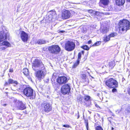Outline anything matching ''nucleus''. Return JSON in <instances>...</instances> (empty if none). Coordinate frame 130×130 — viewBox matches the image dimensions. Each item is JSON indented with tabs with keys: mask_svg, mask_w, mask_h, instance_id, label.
Masks as SVG:
<instances>
[{
	"mask_svg": "<svg viewBox=\"0 0 130 130\" xmlns=\"http://www.w3.org/2000/svg\"><path fill=\"white\" fill-rule=\"evenodd\" d=\"M104 41L105 42H107L110 40V38L109 36L106 35H105L104 37Z\"/></svg>",
	"mask_w": 130,
	"mask_h": 130,
	"instance_id": "24",
	"label": "nucleus"
},
{
	"mask_svg": "<svg viewBox=\"0 0 130 130\" xmlns=\"http://www.w3.org/2000/svg\"><path fill=\"white\" fill-rule=\"evenodd\" d=\"M129 110H130V109H129Z\"/></svg>",
	"mask_w": 130,
	"mask_h": 130,
	"instance_id": "48",
	"label": "nucleus"
},
{
	"mask_svg": "<svg viewBox=\"0 0 130 130\" xmlns=\"http://www.w3.org/2000/svg\"><path fill=\"white\" fill-rule=\"evenodd\" d=\"M48 50L51 53L53 54H57L60 51V47L57 45H53L49 46Z\"/></svg>",
	"mask_w": 130,
	"mask_h": 130,
	"instance_id": "7",
	"label": "nucleus"
},
{
	"mask_svg": "<svg viewBox=\"0 0 130 130\" xmlns=\"http://www.w3.org/2000/svg\"><path fill=\"white\" fill-rule=\"evenodd\" d=\"M109 3V0H100V4H101L104 5H108Z\"/></svg>",
	"mask_w": 130,
	"mask_h": 130,
	"instance_id": "19",
	"label": "nucleus"
},
{
	"mask_svg": "<svg viewBox=\"0 0 130 130\" xmlns=\"http://www.w3.org/2000/svg\"><path fill=\"white\" fill-rule=\"evenodd\" d=\"M79 61H78V60H77V62L75 63L73 65V67L74 68H75L79 64Z\"/></svg>",
	"mask_w": 130,
	"mask_h": 130,
	"instance_id": "30",
	"label": "nucleus"
},
{
	"mask_svg": "<svg viewBox=\"0 0 130 130\" xmlns=\"http://www.w3.org/2000/svg\"><path fill=\"white\" fill-rule=\"evenodd\" d=\"M75 47V44L73 42L68 41L65 44V50L69 51L73 50Z\"/></svg>",
	"mask_w": 130,
	"mask_h": 130,
	"instance_id": "4",
	"label": "nucleus"
},
{
	"mask_svg": "<svg viewBox=\"0 0 130 130\" xmlns=\"http://www.w3.org/2000/svg\"><path fill=\"white\" fill-rule=\"evenodd\" d=\"M23 73L26 76H28L29 72L27 68H24L23 70Z\"/></svg>",
	"mask_w": 130,
	"mask_h": 130,
	"instance_id": "21",
	"label": "nucleus"
},
{
	"mask_svg": "<svg viewBox=\"0 0 130 130\" xmlns=\"http://www.w3.org/2000/svg\"><path fill=\"white\" fill-rule=\"evenodd\" d=\"M20 36L22 41L25 42L27 41L28 38V36L27 34L24 31H20Z\"/></svg>",
	"mask_w": 130,
	"mask_h": 130,
	"instance_id": "12",
	"label": "nucleus"
},
{
	"mask_svg": "<svg viewBox=\"0 0 130 130\" xmlns=\"http://www.w3.org/2000/svg\"><path fill=\"white\" fill-rule=\"evenodd\" d=\"M82 48L86 50H88L89 49V48L88 47V46L86 45L83 46L82 47Z\"/></svg>",
	"mask_w": 130,
	"mask_h": 130,
	"instance_id": "28",
	"label": "nucleus"
},
{
	"mask_svg": "<svg viewBox=\"0 0 130 130\" xmlns=\"http://www.w3.org/2000/svg\"><path fill=\"white\" fill-rule=\"evenodd\" d=\"M82 77L83 79H85L86 81L87 80V79L86 75L85 74H82Z\"/></svg>",
	"mask_w": 130,
	"mask_h": 130,
	"instance_id": "27",
	"label": "nucleus"
},
{
	"mask_svg": "<svg viewBox=\"0 0 130 130\" xmlns=\"http://www.w3.org/2000/svg\"><path fill=\"white\" fill-rule=\"evenodd\" d=\"M113 127H112V130H113Z\"/></svg>",
	"mask_w": 130,
	"mask_h": 130,
	"instance_id": "47",
	"label": "nucleus"
},
{
	"mask_svg": "<svg viewBox=\"0 0 130 130\" xmlns=\"http://www.w3.org/2000/svg\"><path fill=\"white\" fill-rule=\"evenodd\" d=\"M116 4L118 6L122 5L124 3L125 0H115Z\"/></svg>",
	"mask_w": 130,
	"mask_h": 130,
	"instance_id": "18",
	"label": "nucleus"
},
{
	"mask_svg": "<svg viewBox=\"0 0 130 130\" xmlns=\"http://www.w3.org/2000/svg\"><path fill=\"white\" fill-rule=\"evenodd\" d=\"M126 110L128 112L130 113V106L128 107Z\"/></svg>",
	"mask_w": 130,
	"mask_h": 130,
	"instance_id": "35",
	"label": "nucleus"
},
{
	"mask_svg": "<svg viewBox=\"0 0 130 130\" xmlns=\"http://www.w3.org/2000/svg\"><path fill=\"white\" fill-rule=\"evenodd\" d=\"M95 106H96V107H97V108H100L98 104H95Z\"/></svg>",
	"mask_w": 130,
	"mask_h": 130,
	"instance_id": "41",
	"label": "nucleus"
},
{
	"mask_svg": "<svg viewBox=\"0 0 130 130\" xmlns=\"http://www.w3.org/2000/svg\"><path fill=\"white\" fill-rule=\"evenodd\" d=\"M86 127L87 130H88V123L87 122L86 124Z\"/></svg>",
	"mask_w": 130,
	"mask_h": 130,
	"instance_id": "37",
	"label": "nucleus"
},
{
	"mask_svg": "<svg viewBox=\"0 0 130 130\" xmlns=\"http://www.w3.org/2000/svg\"><path fill=\"white\" fill-rule=\"evenodd\" d=\"M101 42L100 41H97L94 43L93 45V46H98L101 44Z\"/></svg>",
	"mask_w": 130,
	"mask_h": 130,
	"instance_id": "29",
	"label": "nucleus"
},
{
	"mask_svg": "<svg viewBox=\"0 0 130 130\" xmlns=\"http://www.w3.org/2000/svg\"><path fill=\"white\" fill-rule=\"evenodd\" d=\"M63 126L66 128H69L70 127V126L68 124L63 125Z\"/></svg>",
	"mask_w": 130,
	"mask_h": 130,
	"instance_id": "34",
	"label": "nucleus"
},
{
	"mask_svg": "<svg viewBox=\"0 0 130 130\" xmlns=\"http://www.w3.org/2000/svg\"><path fill=\"white\" fill-rule=\"evenodd\" d=\"M130 23L128 21L126 20H120L119 23V28L120 31H126L129 29Z\"/></svg>",
	"mask_w": 130,
	"mask_h": 130,
	"instance_id": "1",
	"label": "nucleus"
},
{
	"mask_svg": "<svg viewBox=\"0 0 130 130\" xmlns=\"http://www.w3.org/2000/svg\"><path fill=\"white\" fill-rule=\"evenodd\" d=\"M90 99V97L89 96H86L84 97L85 100L86 101H88Z\"/></svg>",
	"mask_w": 130,
	"mask_h": 130,
	"instance_id": "31",
	"label": "nucleus"
},
{
	"mask_svg": "<svg viewBox=\"0 0 130 130\" xmlns=\"http://www.w3.org/2000/svg\"><path fill=\"white\" fill-rule=\"evenodd\" d=\"M89 13H93L95 14V18L99 20H100L101 19L100 17L103 16L104 14V13L102 12H99L96 11L95 12L94 11H93L92 10H89L88 11Z\"/></svg>",
	"mask_w": 130,
	"mask_h": 130,
	"instance_id": "13",
	"label": "nucleus"
},
{
	"mask_svg": "<svg viewBox=\"0 0 130 130\" xmlns=\"http://www.w3.org/2000/svg\"><path fill=\"white\" fill-rule=\"evenodd\" d=\"M8 36V34L5 33L4 31L0 32V42L6 39Z\"/></svg>",
	"mask_w": 130,
	"mask_h": 130,
	"instance_id": "15",
	"label": "nucleus"
},
{
	"mask_svg": "<svg viewBox=\"0 0 130 130\" xmlns=\"http://www.w3.org/2000/svg\"><path fill=\"white\" fill-rule=\"evenodd\" d=\"M7 105L6 104H4L3 105V106L4 107H5Z\"/></svg>",
	"mask_w": 130,
	"mask_h": 130,
	"instance_id": "45",
	"label": "nucleus"
},
{
	"mask_svg": "<svg viewBox=\"0 0 130 130\" xmlns=\"http://www.w3.org/2000/svg\"><path fill=\"white\" fill-rule=\"evenodd\" d=\"M67 78L64 76L59 77L57 79V82L60 84H64L67 82Z\"/></svg>",
	"mask_w": 130,
	"mask_h": 130,
	"instance_id": "14",
	"label": "nucleus"
},
{
	"mask_svg": "<svg viewBox=\"0 0 130 130\" xmlns=\"http://www.w3.org/2000/svg\"><path fill=\"white\" fill-rule=\"evenodd\" d=\"M41 105L43 110L46 112H48L51 110V106L49 103H43Z\"/></svg>",
	"mask_w": 130,
	"mask_h": 130,
	"instance_id": "10",
	"label": "nucleus"
},
{
	"mask_svg": "<svg viewBox=\"0 0 130 130\" xmlns=\"http://www.w3.org/2000/svg\"><path fill=\"white\" fill-rule=\"evenodd\" d=\"M33 69L35 71L42 68L43 65L38 59H35L33 62L32 64Z\"/></svg>",
	"mask_w": 130,
	"mask_h": 130,
	"instance_id": "5",
	"label": "nucleus"
},
{
	"mask_svg": "<svg viewBox=\"0 0 130 130\" xmlns=\"http://www.w3.org/2000/svg\"><path fill=\"white\" fill-rule=\"evenodd\" d=\"M96 130H103V129L101 126H98L96 128Z\"/></svg>",
	"mask_w": 130,
	"mask_h": 130,
	"instance_id": "33",
	"label": "nucleus"
},
{
	"mask_svg": "<svg viewBox=\"0 0 130 130\" xmlns=\"http://www.w3.org/2000/svg\"><path fill=\"white\" fill-rule=\"evenodd\" d=\"M114 66V62L111 61L108 63V67L110 69H112Z\"/></svg>",
	"mask_w": 130,
	"mask_h": 130,
	"instance_id": "20",
	"label": "nucleus"
},
{
	"mask_svg": "<svg viewBox=\"0 0 130 130\" xmlns=\"http://www.w3.org/2000/svg\"><path fill=\"white\" fill-rule=\"evenodd\" d=\"M46 73V71L44 70H39L35 73L36 76L39 79L43 78Z\"/></svg>",
	"mask_w": 130,
	"mask_h": 130,
	"instance_id": "8",
	"label": "nucleus"
},
{
	"mask_svg": "<svg viewBox=\"0 0 130 130\" xmlns=\"http://www.w3.org/2000/svg\"><path fill=\"white\" fill-rule=\"evenodd\" d=\"M92 42L91 41V40H89L88 42V43L89 44H91Z\"/></svg>",
	"mask_w": 130,
	"mask_h": 130,
	"instance_id": "42",
	"label": "nucleus"
},
{
	"mask_svg": "<svg viewBox=\"0 0 130 130\" xmlns=\"http://www.w3.org/2000/svg\"><path fill=\"white\" fill-rule=\"evenodd\" d=\"M128 92L129 94L130 95V88H129V89L128 91Z\"/></svg>",
	"mask_w": 130,
	"mask_h": 130,
	"instance_id": "43",
	"label": "nucleus"
},
{
	"mask_svg": "<svg viewBox=\"0 0 130 130\" xmlns=\"http://www.w3.org/2000/svg\"><path fill=\"white\" fill-rule=\"evenodd\" d=\"M17 83V81L14 80L13 79L9 78L8 80V82H6L5 85V86L9 85L10 84H13Z\"/></svg>",
	"mask_w": 130,
	"mask_h": 130,
	"instance_id": "17",
	"label": "nucleus"
},
{
	"mask_svg": "<svg viewBox=\"0 0 130 130\" xmlns=\"http://www.w3.org/2000/svg\"><path fill=\"white\" fill-rule=\"evenodd\" d=\"M70 90V87L68 84L64 85L61 88V93L63 94H65L68 93Z\"/></svg>",
	"mask_w": 130,
	"mask_h": 130,
	"instance_id": "9",
	"label": "nucleus"
},
{
	"mask_svg": "<svg viewBox=\"0 0 130 130\" xmlns=\"http://www.w3.org/2000/svg\"><path fill=\"white\" fill-rule=\"evenodd\" d=\"M102 32L103 34H105L108 32L109 29L107 27H104L103 29H102Z\"/></svg>",
	"mask_w": 130,
	"mask_h": 130,
	"instance_id": "25",
	"label": "nucleus"
},
{
	"mask_svg": "<svg viewBox=\"0 0 130 130\" xmlns=\"http://www.w3.org/2000/svg\"><path fill=\"white\" fill-rule=\"evenodd\" d=\"M13 71V69L12 68L10 69L9 70V72L10 73H12Z\"/></svg>",
	"mask_w": 130,
	"mask_h": 130,
	"instance_id": "38",
	"label": "nucleus"
},
{
	"mask_svg": "<svg viewBox=\"0 0 130 130\" xmlns=\"http://www.w3.org/2000/svg\"><path fill=\"white\" fill-rule=\"evenodd\" d=\"M13 83V86L15 87H16V90L20 89V85L19 84L17 81V83Z\"/></svg>",
	"mask_w": 130,
	"mask_h": 130,
	"instance_id": "23",
	"label": "nucleus"
},
{
	"mask_svg": "<svg viewBox=\"0 0 130 130\" xmlns=\"http://www.w3.org/2000/svg\"><path fill=\"white\" fill-rule=\"evenodd\" d=\"M127 2H130V0H127Z\"/></svg>",
	"mask_w": 130,
	"mask_h": 130,
	"instance_id": "46",
	"label": "nucleus"
},
{
	"mask_svg": "<svg viewBox=\"0 0 130 130\" xmlns=\"http://www.w3.org/2000/svg\"><path fill=\"white\" fill-rule=\"evenodd\" d=\"M17 107L19 109L21 110L24 109L26 108L25 104L21 101H18Z\"/></svg>",
	"mask_w": 130,
	"mask_h": 130,
	"instance_id": "16",
	"label": "nucleus"
},
{
	"mask_svg": "<svg viewBox=\"0 0 130 130\" xmlns=\"http://www.w3.org/2000/svg\"><path fill=\"white\" fill-rule=\"evenodd\" d=\"M117 34L116 33L113 32L110 34L108 36L110 38L111 37H114L117 36Z\"/></svg>",
	"mask_w": 130,
	"mask_h": 130,
	"instance_id": "26",
	"label": "nucleus"
},
{
	"mask_svg": "<svg viewBox=\"0 0 130 130\" xmlns=\"http://www.w3.org/2000/svg\"><path fill=\"white\" fill-rule=\"evenodd\" d=\"M65 32V31H64V30H60V31H59L58 32H59V33H63V32Z\"/></svg>",
	"mask_w": 130,
	"mask_h": 130,
	"instance_id": "40",
	"label": "nucleus"
},
{
	"mask_svg": "<svg viewBox=\"0 0 130 130\" xmlns=\"http://www.w3.org/2000/svg\"><path fill=\"white\" fill-rule=\"evenodd\" d=\"M51 16H52V15L50 14V15H49V17L50 18H51V19H50L49 20H52L53 18V17H51Z\"/></svg>",
	"mask_w": 130,
	"mask_h": 130,
	"instance_id": "39",
	"label": "nucleus"
},
{
	"mask_svg": "<svg viewBox=\"0 0 130 130\" xmlns=\"http://www.w3.org/2000/svg\"><path fill=\"white\" fill-rule=\"evenodd\" d=\"M23 93L27 97H32V99L33 98V90L31 87H27L24 88L23 90Z\"/></svg>",
	"mask_w": 130,
	"mask_h": 130,
	"instance_id": "6",
	"label": "nucleus"
},
{
	"mask_svg": "<svg viewBox=\"0 0 130 130\" xmlns=\"http://www.w3.org/2000/svg\"><path fill=\"white\" fill-rule=\"evenodd\" d=\"M71 14L70 11L67 10L63 11L61 15H59L58 20L60 21L62 19H67L70 18Z\"/></svg>",
	"mask_w": 130,
	"mask_h": 130,
	"instance_id": "3",
	"label": "nucleus"
},
{
	"mask_svg": "<svg viewBox=\"0 0 130 130\" xmlns=\"http://www.w3.org/2000/svg\"><path fill=\"white\" fill-rule=\"evenodd\" d=\"M82 54L81 53H79L78 55V61H80L81 56Z\"/></svg>",
	"mask_w": 130,
	"mask_h": 130,
	"instance_id": "32",
	"label": "nucleus"
},
{
	"mask_svg": "<svg viewBox=\"0 0 130 130\" xmlns=\"http://www.w3.org/2000/svg\"><path fill=\"white\" fill-rule=\"evenodd\" d=\"M46 41L42 39H39L36 42V43L39 44H42L45 43Z\"/></svg>",
	"mask_w": 130,
	"mask_h": 130,
	"instance_id": "22",
	"label": "nucleus"
},
{
	"mask_svg": "<svg viewBox=\"0 0 130 130\" xmlns=\"http://www.w3.org/2000/svg\"><path fill=\"white\" fill-rule=\"evenodd\" d=\"M112 92H116L117 91V90L116 89V88H113L112 90Z\"/></svg>",
	"mask_w": 130,
	"mask_h": 130,
	"instance_id": "36",
	"label": "nucleus"
},
{
	"mask_svg": "<svg viewBox=\"0 0 130 130\" xmlns=\"http://www.w3.org/2000/svg\"><path fill=\"white\" fill-rule=\"evenodd\" d=\"M78 117H77V118L78 119L79 118V112H78Z\"/></svg>",
	"mask_w": 130,
	"mask_h": 130,
	"instance_id": "44",
	"label": "nucleus"
},
{
	"mask_svg": "<svg viewBox=\"0 0 130 130\" xmlns=\"http://www.w3.org/2000/svg\"><path fill=\"white\" fill-rule=\"evenodd\" d=\"M11 46L10 44L7 41H4L0 43V50H4L7 47Z\"/></svg>",
	"mask_w": 130,
	"mask_h": 130,
	"instance_id": "11",
	"label": "nucleus"
},
{
	"mask_svg": "<svg viewBox=\"0 0 130 130\" xmlns=\"http://www.w3.org/2000/svg\"><path fill=\"white\" fill-rule=\"evenodd\" d=\"M105 84L106 86L110 88H116L118 86V82L112 78L107 80L105 82Z\"/></svg>",
	"mask_w": 130,
	"mask_h": 130,
	"instance_id": "2",
	"label": "nucleus"
}]
</instances>
